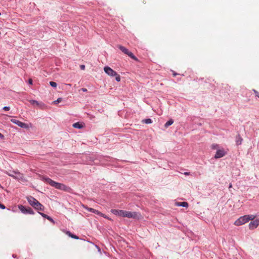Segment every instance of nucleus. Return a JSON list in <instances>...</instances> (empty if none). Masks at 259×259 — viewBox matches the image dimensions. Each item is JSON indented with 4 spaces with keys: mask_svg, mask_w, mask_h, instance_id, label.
Segmentation results:
<instances>
[{
    "mask_svg": "<svg viewBox=\"0 0 259 259\" xmlns=\"http://www.w3.org/2000/svg\"><path fill=\"white\" fill-rule=\"evenodd\" d=\"M18 208L23 213L34 214L33 210L30 207L26 208L22 205H18Z\"/></svg>",
    "mask_w": 259,
    "mask_h": 259,
    "instance_id": "obj_5",
    "label": "nucleus"
},
{
    "mask_svg": "<svg viewBox=\"0 0 259 259\" xmlns=\"http://www.w3.org/2000/svg\"><path fill=\"white\" fill-rule=\"evenodd\" d=\"M83 207L85 209H86L87 210H89V211H91L93 213L94 212L95 209H94V208H90V207H88L87 206H84V205H83Z\"/></svg>",
    "mask_w": 259,
    "mask_h": 259,
    "instance_id": "obj_21",
    "label": "nucleus"
},
{
    "mask_svg": "<svg viewBox=\"0 0 259 259\" xmlns=\"http://www.w3.org/2000/svg\"><path fill=\"white\" fill-rule=\"evenodd\" d=\"M177 75V73H173V75H174V76H176Z\"/></svg>",
    "mask_w": 259,
    "mask_h": 259,
    "instance_id": "obj_37",
    "label": "nucleus"
},
{
    "mask_svg": "<svg viewBox=\"0 0 259 259\" xmlns=\"http://www.w3.org/2000/svg\"><path fill=\"white\" fill-rule=\"evenodd\" d=\"M117 47L124 54L128 55L130 57H131V58H132L134 60L137 61H138V58L135 56H134V54L132 52H130L128 51V50L126 48H125L124 47H123L122 46H121V45H118Z\"/></svg>",
    "mask_w": 259,
    "mask_h": 259,
    "instance_id": "obj_4",
    "label": "nucleus"
},
{
    "mask_svg": "<svg viewBox=\"0 0 259 259\" xmlns=\"http://www.w3.org/2000/svg\"><path fill=\"white\" fill-rule=\"evenodd\" d=\"M116 76L115 79L117 81L119 82L120 81V76L117 73V75H115Z\"/></svg>",
    "mask_w": 259,
    "mask_h": 259,
    "instance_id": "obj_26",
    "label": "nucleus"
},
{
    "mask_svg": "<svg viewBox=\"0 0 259 259\" xmlns=\"http://www.w3.org/2000/svg\"><path fill=\"white\" fill-rule=\"evenodd\" d=\"M253 92H254L255 96L259 98V92L255 90H253Z\"/></svg>",
    "mask_w": 259,
    "mask_h": 259,
    "instance_id": "obj_27",
    "label": "nucleus"
},
{
    "mask_svg": "<svg viewBox=\"0 0 259 259\" xmlns=\"http://www.w3.org/2000/svg\"><path fill=\"white\" fill-rule=\"evenodd\" d=\"M80 67L81 70H84L85 69V66L84 65H81Z\"/></svg>",
    "mask_w": 259,
    "mask_h": 259,
    "instance_id": "obj_31",
    "label": "nucleus"
},
{
    "mask_svg": "<svg viewBox=\"0 0 259 259\" xmlns=\"http://www.w3.org/2000/svg\"><path fill=\"white\" fill-rule=\"evenodd\" d=\"M81 90L83 92H87V89H85V88H82Z\"/></svg>",
    "mask_w": 259,
    "mask_h": 259,
    "instance_id": "obj_36",
    "label": "nucleus"
},
{
    "mask_svg": "<svg viewBox=\"0 0 259 259\" xmlns=\"http://www.w3.org/2000/svg\"><path fill=\"white\" fill-rule=\"evenodd\" d=\"M29 102L31 105L39 107L41 109H44L47 108V106L42 102H38L34 100H30Z\"/></svg>",
    "mask_w": 259,
    "mask_h": 259,
    "instance_id": "obj_6",
    "label": "nucleus"
},
{
    "mask_svg": "<svg viewBox=\"0 0 259 259\" xmlns=\"http://www.w3.org/2000/svg\"><path fill=\"white\" fill-rule=\"evenodd\" d=\"M0 138H1L2 139L4 138V136L3 134H2L1 133H0Z\"/></svg>",
    "mask_w": 259,
    "mask_h": 259,
    "instance_id": "obj_34",
    "label": "nucleus"
},
{
    "mask_svg": "<svg viewBox=\"0 0 259 259\" xmlns=\"http://www.w3.org/2000/svg\"><path fill=\"white\" fill-rule=\"evenodd\" d=\"M104 70L106 73L109 76H115V75H117V73L108 66L105 67Z\"/></svg>",
    "mask_w": 259,
    "mask_h": 259,
    "instance_id": "obj_8",
    "label": "nucleus"
},
{
    "mask_svg": "<svg viewBox=\"0 0 259 259\" xmlns=\"http://www.w3.org/2000/svg\"><path fill=\"white\" fill-rule=\"evenodd\" d=\"M102 217H104V218L107 219H108V220H111L110 218H108V217H107L105 214H104V216H102Z\"/></svg>",
    "mask_w": 259,
    "mask_h": 259,
    "instance_id": "obj_33",
    "label": "nucleus"
},
{
    "mask_svg": "<svg viewBox=\"0 0 259 259\" xmlns=\"http://www.w3.org/2000/svg\"><path fill=\"white\" fill-rule=\"evenodd\" d=\"M62 101V98H59L57 100L53 102V104H57Z\"/></svg>",
    "mask_w": 259,
    "mask_h": 259,
    "instance_id": "obj_24",
    "label": "nucleus"
},
{
    "mask_svg": "<svg viewBox=\"0 0 259 259\" xmlns=\"http://www.w3.org/2000/svg\"><path fill=\"white\" fill-rule=\"evenodd\" d=\"M16 171H15V170H10V171H5V172L6 174H7L8 175H9V176L14 178V175H15Z\"/></svg>",
    "mask_w": 259,
    "mask_h": 259,
    "instance_id": "obj_14",
    "label": "nucleus"
},
{
    "mask_svg": "<svg viewBox=\"0 0 259 259\" xmlns=\"http://www.w3.org/2000/svg\"><path fill=\"white\" fill-rule=\"evenodd\" d=\"M184 175H186V176L189 175H190V172H185L184 173Z\"/></svg>",
    "mask_w": 259,
    "mask_h": 259,
    "instance_id": "obj_35",
    "label": "nucleus"
},
{
    "mask_svg": "<svg viewBox=\"0 0 259 259\" xmlns=\"http://www.w3.org/2000/svg\"><path fill=\"white\" fill-rule=\"evenodd\" d=\"M231 187H232V185L231 184V185H230L229 187L231 188Z\"/></svg>",
    "mask_w": 259,
    "mask_h": 259,
    "instance_id": "obj_38",
    "label": "nucleus"
},
{
    "mask_svg": "<svg viewBox=\"0 0 259 259\" xmlns=\"http://www.w3.org/2000/svg\"><path fill=\"white\" fill-rule=\"evenodd\" d=\"M122 217L132 218L138 220L143 218L142 215L139 212L136 211H128L126 210H123Z\"/></svg>",
    "mask_w": 259,
    "mask_h": 259,
    "instance_id": "obj_3",
    "label": "nucleus"
},
{
    "mask_svg": "<svg viewBox=\"0 0 259 259\" xmlns=\"http://www.w3.org/2000/svg\"><path fill=\"white\" fill-rule=\"evenodd\" d=\"M66 234L69 236H70V237L72 238H74V239H78V237L74 235V234H72V233H71L70 232L68 231L67 232Z\"/></svg>",
    "mask_w": 259,
    "mask_h": 259,
    "instance_id": "obj_19",
    "label": "nucleus"
},
{
    "mask_svg": "<svg viewBox=\"0 0 259 259\" xmlns=\"http://www.w3.org/2000/svg\"><path fill=\"white\" fill-rule=\"evenodd\" d=\"M0 208L4 209L6 207L3 204L0 203Z\"/></svg>",
    "mask_w": 259,
    "mask_h": 259,
    "instance_id": "obj_30",
    "label": "nucleus"
},
{
    "mask_svg": "<svg viewBox=\"0 0 259 259\" xmlns=\"http://www.w3.org/2000/svg\"><path fill=\"white\" fill-rule=\"evenodd\" d=\"M143 123H146V124H149L152 123V120L150 118L144 119L142 121Z\"/></svg>",
    "mask_w": 259,
    "mask_h": 259,
    "instance_id": "obj_20",
    "label": "nucleus"
},
{
    "mask_svg": "<svg viewBox=\"0 0 259 259\" xmlns=\"http://www.w3.org/2000/svg\"><path fill=\"white\" fill-rule=\"evenodd\" d=\"M50 84L52 87L56 88L57 87V83L55 82L54 81H50Z\"/></svg>",
    "mask_w": 259,
    "mask_h": 259,
    "instance_id": "obj_25",
    "label": "nucleus"
},
{
    "mask_svg": "<svg viewBox=\"0 0 259 259\" xmlns=\"http://www.w3.org/2000/svg\"><path fill=\"white\" fill-rule=\"evenodd\" d=\"M10 107L5 106L3 108V110L5 111H9L10 110Z\"/></svg>",
    "mask_w": 259,
    "mask_h": 259,
    "instance_id": "obj_29",
    "label": "nucleus"
},
{
    "mask_svg": "<svg viewBox=\"0 0 259 259\" xmlns=\"http://www.w3.org/2000/svg\"><path fill=\"white\" fill-rule=\"evenodd\" d=\"M123 210L111 209V212L117 215L122 217Z\"/></svg>",
    "mask_w": 259,
    "mask_h": 259,
    "instance_id": "obj_12",
    "label": "nucleus"
},
{
    "mask_svg": "<svg viewBox=\"0 0 259 259\" xmlns=\"http://www.w3.org/2000/svg\"><path fill=\"white\" fill-rule=\"evenodd\" d=\"M173 123L174 120L172 119H170L165 123L164 126L165 127H167L169 125H171Z\"/></svg>",
    "mask_w": 259,
    "mask_h": 259,
    "instance_id": "obj_18",
    "label": "nucleus"
},
{
    "mask_svg": "<svg viewBox=\"0 0 259 259\" xmlns=\"http://www.w3.org/2000/svg\"><path fill=\"white\" fill-rule=\"evenodd\" d=\"M28 82L30 84H32V79L30 78L28 80Z\"/></svg>",
    "mask_w": 259,
    "mask_h": 259,
    "instance_id": "obj_32",
    "label": "nucleus"
},
{
    "mask_svg": "<svg viewBox=\"0 0 259 259\" xmlns=\"http://www.w3.org/2000/svg\"><path fill=\"white\" fill-rule=\"evenodd\" d=\"M27 200L28 201L30 205H31L32 206H33V205L36 204V202L38 201L32 196L27 197Z\"/></svg>",
    "mask_w": 259,
    "mask_h": 259,
    "instance_id": "obj_10",
    "label": "nucleus"
},
{
    "mask_svg": "<svg viewBox=\"0 0 259 259\" xmlns=\"http://www.w3.org/2000/svg\"><path fill=\"white\" fill-rule=\"evenodd\" d=\"M44 206L41 204L40 205H38V206L36 208V209L43 211L44 210Z\"/></svg>",
    "mask_w": 259,
    "mask_h": 259,
    "instance_id": "obj_22",
    "label": "nucleus"
},
{
    "mask_svg": "<svg viewBox=\"0 0 259 259\" xmlns=\"http://www.w3.org/2000/svg\"><path fill=\"white\" fill-rule=\"evenodd\" d=\"M227 154V152L224 149H219L217 151L214 157L215 159L223 157Z\"/></svg>",
    "mask_w": 259,
    "mask_h": 259,
    "instance_id": "obj_7",
    "label": "nucleus"
},
{
    "mask_svg": "<svg viewBox=\"0 0 259 259\" xmlns=\"http://www.w3.org/2000/svg\"><path fill=\"white\" fill-rule=\"evenodd\" d=\"M96 214H97L98 215H100L101 216H104V214L102 213V212H101L100 211L96 210V209H95L94 210V212Z\"/></svg>",
    "mask_w": 259,
    "mask_h": 259,
    "instance_id": "obj_23",
    "label": "nucleus"
},
{
    "mask_svg": "<svg viewBox=\"0 0 259 259\" xmlns=\"http://www.w3.org/2000/svg\"><path fill=\"white\" fill-rule=\"evenodd\" d=\"M41 203H40L38 201H37L36 202V204L35 205H33V206L32 207H33L35 209H36L38 206V205H40Z\"/></svg>",
    "mask_w": 259,
    "mask_h": 259,
    "instance_id": "obj_28",
    "label": "nucleus"
},
{
    "mask_svg": "<svg viewBox=\"0 0 259 259\" xmlns=\"http://www.w3.org/2000/svg\"><path fill=\"white\" fill-rule=\"evenodd\" d=\"M42 180L57 189L63 190L66 192H69L71 190L70 188L69 187H67L63 184L56 182L49 178L44 177L42 178Z\"/></svg>",
    "mask_w": 259,
    "mask_h": 259,
    "instance_id": "obj_1",
    "label": "nucleus"
},
{
    "mask_svg": "<svg viewBox=\"0 0 259 259\" xmlns=\"http://www.w3.org/2000/svg\"><path fill=\"white\" fill-rule=\"evenodd\" d=\"M242 141H243V139L241 137V136L239 135H237V136L236 137V144L238 145H241Z\"/></svg>",
    "mask_w": 259,
    "mask_h": 259,
    "instance_id": "obj_13",
    "label": "nucleus"
},
{
    "mask_svg": "<svg viewBox=\"0 0 259 259\" xmlns=\"http://www.w3.org/2000/svg\"><path fill=\"white\" fill-rule=\"evenodd\" d=\"M14 179L18 180H22L24 179V176L20 172L17 171L14 175Z\"/></svg>",
    "mask_w": 259,
    "mask_h": 259,
    "instance_id": "obj_11",
    "label": "nucleus"
},
{
    "mask_svg": "<svg viewBox=\"0 0 259 259\" xmlns=\"http://www.w3.org/2000/svg\"><path fill=\"white\" fill-rule=\"evenodd\" d=\"M73 126L74 128H81L82 127H83V125L81 124H80L79 122L74 123L73 124Z\"/></svg>",
    "mask_w": 259,
    "mask_h": 259,
    "instance_id": "obj_16",
    "label": "nucleus"
},
{
    "mask_svg": "<svg viewBox=\"0 0 259 259\" xmlns=\"http://www.w3.org/2000/svg\"><path fill=\"white\" fill-rule=\"evenodd\" d=\"M11 121L12 122L16 124L17 125H18V126H19L21 127H22V128H27V127H28V126H27V125L26 123H25L24 122H21V121H20L19 120H16V119H12L11 120Z\"/></svg>",
    "mask_w": 259,
    "mask_h": 259,
    "instance_id": "obj_9",
    "label": "nucleus"
},
{
    "mask_svg": "<svg viewBox=\"0 0 259 259\" xmlns=\"http://www.w3.org/2000/svg\"><path fill=\"white\" fill-rule=\"evenodd\" d=\"M177 206H183L187 207L188 206V203L187 202H180L176 203Z\"/></svg>",
    "mask_w": 259,
    "mask_h": 259,
    "instance_id": "obj_15",
    "label": "nucleus"
},
{
    "mask_svg": "<svg viewBox=\"0 0 259 259\" xmlns=\"http://www.w3.org/2000/svg\"><path fill=\"white\" fill-rule=\"evenodd\" d=\"M255 216L253 215H245L238 219L234 222V225L237 226L242 225L245 223L249 222L250 220H253L255 219Z\"/></svg>",
    "mask_w": 259,
    "mask_h": 259,
    "instance_id": "obj_2",
    "label": "nucleus"
},
{
    "mask_svg": "<svg viewBox=\"0 0 259 259\" xmlns=\"http://www.w3.org/2000/svg\"><path fill=\"white\" fill-rule=\"evenodd\" d=\"M39 213L40 214V215H41L42 217H44V218H46V219H48L49 221H51V222H53V219H52L50 217H49V216L47 215V214H45V213H41V212H40Z\"/></svg>",
    "mask_w": 259,
    "mask_h": 259,
    "instance_id": "obj_17",
    "label": "nucleus"
}]
</instances>
